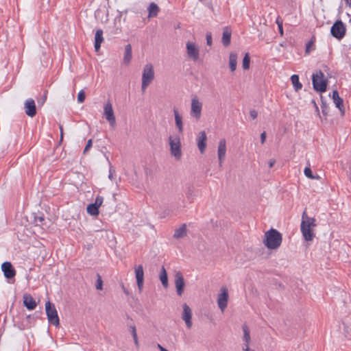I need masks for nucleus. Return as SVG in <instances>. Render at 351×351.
Returning a JSON list of instances; mask_svg holds the SVG:
<instances>
[{
  "label": "nucleus",
  "mask_w": 351,
  "mask_h": 351,
  "mask_svg": "<svg viewBox=\"0 0 351 351\" xmlns=\"http://www.w3.org/2000/svg\"><path fill=\"white\" fill-rule=\"evenodd\" d=\"M158 349L160 350V351H162L163 349H165V348H163L161 345L160 344H158Z\"/></svg>",
  "instance_id": "57"
},
{
  "label": "nucleus",
  "mask_w": 351,
  "mask_h": 351,
  "mask_svg": "<svg viewBox=\"0 0 351 351\" xmlns=\"http://www.w3.org/2000/svg\"><path fill=\"white\" fill-rule=\"evenodd\" d=\"M243 332V341H245V348H249V344L251 340L250 328L246 324H243L242 326Z\"/></svg>",
  "instance_id": "27"
},
{
  "label": "nucleus",
  "mask_w": 351,
  "mask_h": 351,
  "mask_svg": "<svg viewBox=\"0 0 351 351\" xmlns=\"http://www.w3.org/2000/svg\"><path fill=\"white\" fill-rule=\"evenodd\" d=\"M330 33L338 40L342 39L346 34V27L341 21H337L330 28Z\"/></svg>",
  "instance_id": "6"
},
{
  "label": "nucleus",
  "mask_w": 351,
  "mask_h": 351,
  "mask_svg": "<svg viewBox=\"0 0 351 351\" xmlns=\"http://www.w3.org/2000/svg\"><path fill=\"white\" fill-rule=\"evenodd\" d=\"M311 102L313 103V105H314V106L315 107L316 110H318V107H317L315 100L313 99Z\"/></svg>",
  "instance_id": "55"
},
{
  "label": "nucleus",
  "mask_w": 351,
  "mask_h": 351,
  "mask_svg": "<svg viewBox=\"0 0 351 351\" xmlns=\"http://www.w3.org/2000/svg\"><path fill=\"white\" fill-rule=\"evenodd\" d=\"M97 279L96 281L95 287L97 290H101L103 289V281L101 277L99 274H97Z\"/></svg>",
  "instance_id": "37"
},
{
  "label": "nucleus",
  "mask_w": 351,
  "mask_h": 351,
  "mask_svg": "<svg viewBox=\"0 0 351 351\" xmlns=\"http://www.w3.org/2000/svg\"><path fill=\"white\" fill-rule=\"evenodd\" d=\"M250 114L252 119H255L258 116V112L255 110H251L250 111Z\"/></svg>",
  "instance_id": "43"
},
{
  "label": "nucleus",
  "mask_w": 351,
  "mask_h": 351,
  "mask_svg": "<svg viewBox=\"0 0 351 351\" xmlns=\"http://www.w3.org/2000/svg\"><path fill=\"white\" fill-rule=\"evenodd\" d=\"M186 195L187 198L192 197L193 195V190L191 188H189Z\"/></svg>",
  "instance_id": "45"
},
{
  "label": "nucleus",
  "mask_w": 351,
  "mask_h": 351,
  "mask_svg": "<svg viewBox=\"0 0 351 351\" xmlns=\"http://www.w3.org/2000/svg\"><path fill=\"white\" fill-rule=\"evenodd\" d=\"M332 99L335 104V106L339 110L341 114L344 115L345 108L343 105V100L339 97V93L337 90L332 91Z\"/></svg>",
  "instance_id": "18"
},
{
  "label": "nucleus",
  "mask_w": 351,
  "mask_h": 351,
  "mask_svg": "<svg viewBox=\"0 0 351 351\" xmlns=\"http://www.w3.org/2000/svg\"><path fill=\"white\" fill-rule=\"evenodd\" d=\"M173 113L175 117L176 125L178 130L180 133H182L183 132V123L181 115L179 114V112L177 109H173Z\"/></svg>",
  "instance_id": "24"
},
{
  "label": "nucleus",
  "mask_w": 351,
  "mask_h": 351,
  "mask_svg": "<svg viewBox=\"0 0 351 351\" xmlns=\"http://www.w3.org/2000/svg\"><path fill=\"white\" fill-rule=\"evenodd\" d=\"M186 225L185 223H183L179 228L175 230L173 237L176 239H182L186 235Z\"/></svg>",
  "instance_id": "23"
},
{
  "label": "nucleus",
  "mask_w": 351,
  "mask_h": 351,
  "mask_svg": "<svg viewBox=\"0 0 351 351\" xmlns=\"http://www.w3.org/2000/svg\"><path fill=\"white\" fill-rule=\"evenodd\" d=\"M29 326H24L23 327H20V329H21V330H24V329H25V328H29Z\"/></svg>",
  "instance_id": "58"
},
{
  "label": "nucleus",
  "mask_w": 351,
  "mask_h": 351,
  "mask_svg": "<svg viewBox=\"0 0 351 351\" xmlns=\"http://www.w3.org/2000/svg\"><path fill=\"white\" fill-rule=\"evenodd\" d=\"M59 129L60 131V141H62L63 139V127L62 125H59Z\"/></svg>",
  "instance_id": "49"
},
{
  "label": "nucleus",
  "mask_w": 351,
  "mask_h": 351,
  "mask_svg": "<svg viewBox=\"0 0 351 351\" xmlns=\"http://www.w3.org/2000/svg\"><path fill=\"white\" fill-rule=\"evenodd\" d=\"M147 9L149 12V18L155 17L158 15V13L159 12V7L154 2L149 4Z\"/></svg>",
  "instance_id": "28"
},
{
  "label": "nucleus",
  "mask_w": 351,
  "mask_h": 351,
  "mask_svg": "<svg viewBox=\"0 0 351 351\" xmlns=\"http://www.w3.org/2000/svg\"><path fill=\"white\" fill-rule=\"evenodd\" d=\"M135 276L138 288L139 291H141L144 282V271L142 265H139L135 267Z\"/></svg>",
  "instance_id": "17"
},
{
  "label": "nucleus",
  "mask_w": 351,
  "mask_h": 351,
  "mask_svg": "<svg viewBox=\"0 0 351 351\" xmlns=\"http://www.w3.org/2000/svg\"><path fill=\"white\" fill-rule=\"evenodd\" d=\"M228 300V292L226 287L221 288V293L218 295L217 304L219 308L223 311L226 308Z\"/></svg>",
  "instance_id": "14"
},
{
  "label": "nucleus",
  "mask_w": 351,
  "mask_h": 351,
  "mask_svg": "<svg viewBox=\"0 0 351 351\" xmlns=\"http://www.w3.org/2000/svg\"><path fill=\"white\" fill-rule=\"evenodd\" d=\"M315 222V219L314 217H309L305 210L302 215L300 229L304 239L307 241H312L315 237V234L312 230V228L316 226Z\"/></svg>",
  "instance_id": "1"
},
{
  "label": "nucleus",
  "mask_w": 351,
  "mask_h": 351,
  "mask_svg": "<svg viewBox=\"0 0 351 351\" xmlns=\"http://www.w3.org/2000/svg\"><path fill=\"white\" fill-rule=\"evenodd\" d=\"M23 304L28 310L30 311L34 310L37 306V303L29 293H25L23 295Z\"/></svg>",
  "instance_id": "19"
},
{
  "label": "nucleus",
  "mask_w": 351,
  "mask_h": 351,
  "mask_svg": "<svg viewBox=\"0 0 351 351\" xmlns=\"http://www.w3.org/2000/svg\"><path fill=\"white\" fill-rule=\"evenodd\" d=\"M108 178L112 180V167H110V171H109V176H108Z\"/></svg>",
  "instance_id": "54"
},
{
  "label": "nucleus",
  "mask_w": 351,
  "mask_h": 351,
  "mask_svg": "<svg viewBox=\"0 0 351 351\" xmlns=\"http://www.w3.org/2000/svg\"><path fill=\"white\" fill-rule=\"evenodd\" d=\"M275 163H276V160L275 159H270L269 162H268L269 167V168L273 167Z\"/></svg>",
  "instance_id": "48"
},
{
  "label": "nucleus",
  "mask_w": 351,
  "mask_h": 351,
  "mask_svg": "<svg viewBox=\"0 0 351 351\" xmlns=\"http://www.w3.org/2000/svg\"><path fill=\"white\" fill-rule=\"evenodd\" d=\"M87 213L93 216L99 215V208H97L93 203L88 205L86 208Z\"/></svg>",
  "instance_id": "31"
},
{
  "label": "nucleus",
  "mask_w": 351,
  "mask_h": 351,
  "mask_svg": "<svg viewBox=\"0 0 351 351\" xmlns=\"http://www.w3.org/2000/svg\"><path fill=\"white\" fill-rule=\"evenodd\" d=\"M86 95L83 90H80L77 95V101L79 103H83L85 100Z\"/></svg>",
  "instance_id": "38"
},
{
  "label": "nucleus",
  "mask_w": 351,
  "mask_h": 351,
  "mask_svg": "<svg viewBox=\"0 0 351 351\" xmlns=\"http://www.w3.org/2000/svg\"><path fill=\"white\" fill-rule=\"evenodd\" d=\"M266 139V132L264 131L261 134V141L262 144H264Z\"/></svg>",
  "instance_id": "46"
},
{
  "label": "nucleus",
  "mask_w": 351,
  "mask_h": 351,
  "mask_svg": "<svg viewBox=\"0 0 351 351\" xmlns=\"http://www.w3.org/2000/svg\"><path fill=\"white\" fill-rule=\"evenodd\" d=\"M47 93L46 92V93L44 94L43 99H41V101L38 100V103L39 104L43 105V104L45 102V100H46V99H47Z\"/></svg>",
  "instance_id": "47"
},
{
  "label": "nucleus",
  "mask_w": 351,
  "mask_h": 351,
  "mask_svg": "<svg viewBox=\"0 0 351 351\" xmlns=\"http://www.w3.org/2000/svg\"><path fill=\"white\" fill-rule=\"evenodd\" d=\"M232 31L228 27H225L223 29V35L221 43L224 47H228L230 44Z\"/></svg>",
  "instance_id": "21"
},
{
  "label": "nucleus",
  "mask_w": 351,
  "mask_h": 351,
  "mask_svg": "<svg viewBox=\"0 0 351 351\" xmlns=\"http://www.w3.org/2000/svg\"><path fill=\"white\" fill-rule=\"evenodd\" d=\"M186 47L188 56L194 61L197 60L199 58V49L196 47L195 44L188 41L186 43Z\"/></svg>",
  "instance_id": "15"
},
{
  "label": "nucleus",
  "mask_w": 351,
  "mask_h": 351,
  "mask_svg": "<svg viewBox=\"0 0 351 351\" xmlns=\"http://www.w3.org/2000/svg\"><path fill=\"white\" fill-rule=\"evenodd\" d=\"M291 82L293 84V86L296 91H298L300 90L302 87V84L299 81V76L298 75H293L291 77Z\"/></svg>",
  "instance_id": "30"
},
{
  "label": "nucleus",
  "mask_w": 351,
  "mask_h": 351,
  "mask_svg": "<svg viewBox=\"0 0 351 351\" xmlns=\"http://www.w3.org/2000/svg\"><path fill=\"white\" fill-rule=\"evenodd\" d=\"M154 78V71L153 66L151 64H147L144 66L142 81L150 83Z\"/></svg>",
  "instance_id": "12"
},
{
  "label": "nucleus",
  "mask_w": 351,
  "mask_h": 351,
  "mask_svg": "<svg viewBox=\"0 0 351 351\" xmlns=\"http://www.w3.org/2000/svg\"><path fill=\"white\" fill-rule=\"evenodd\" d=\"M169 141L171 155L173 156L177 160H180L182 156L181 143L180 137H173L170 136L169 137Z\"/></svg>",
  "instance_id": "5"
},
{
  "label": "nucleus",
  "mask_w": 351,
  "mask_h": 351,
  "mask_svg": "<svg viewBox=\"0 0 351 351\" xmlns=\"http://www.w3.org/2000/svg\"><path fill=\"white\" fill-rule=\"evenodd\" d=\"M206 44L208 46L212 45V34L210 32H207L206 35Z\"/></svg>",
  "instance_id": "42"
},
{
  "label": "nucleus",
  "mask_w": 351,
  "mask_h": 351,
  "mask_svg": "<svg viewBox=\"0 0 351 351\" xmlns=\"http://www.w3.org/2000/svg\"><path fill=\"white\" fill-rule=\"evenodd\" d=\"M133 339H134V344H135L136 347L137 348H138V347H139V343H138V337H136V338H134Z\"/></svg>",
  "instance_id": "53"
},
{
  "label": "nucleus",
  "mask_w": 351,
  "mask_h": 351,
  "mask_svg": "<svg viewBox=\"0 0 351 351\" xmlns=\"http://www.w3.org/2000/svg\"><path fill=\"white\" fill-rule=\"evenodd\" d=\"M24 110L25 114L29 117H34L37 113L35 101L33 99H27L24 103Z\"/></svg>",
  "instance_id": "8"
},
{
  "label": "nucleus",
  "mask_w": 351,
  "mask_h": 351,
  "mask_svg": "<svg viewBox=\"0 0 351 351\" xmlns=\"http://www.w3.org/2000/svg\"><path fill=\"white\" fill-rule=\"evenodd\" d=\"M250 58L248 53H246L243 57L242 67L244 70H247L250 68Z\"/></svg>",
  "instance_id": "32"
},
{
  "label": "nucleus",
  "mask_w": 351,
  "mask_h": 351,
  "mask_svg": "<svg viewBox=\"0 0 351 351\" xmlns=\"http://www.w3.org/2000/svg\"><path fill=\"white\" fill-rule=\"evenodd\" d=\"M313 89L319 93H324L327 89L328 80L321 70L317 71L312 75Z\"/></svg>",
  "instance_id": "3"
},
{
  "label": "nucleus",
  "mask_w": 351,
  "mask_h": 351,
  "mask_svg": "<svg viewBox=\"0 0 351 351\" xmlns=\"http://www.w3.org/2000/svg\"><path fill=\"white\" fill-rule=\"evenodd\" d=\"M129 328H130V332H131V335H132L133 339L138 337L136 326L134 325H131V326H129Z\"/></svg>",
  "instance_id": "40"
},
{
  "label": "nucleus",
  "mask_w": 351,
  "mask_h": 351,
  "mask_svg": "<svg viewBox=\"0 0 351 351\" xmlns=\"http://www.w3.org/2000/svg\"><path fill=\"white\" fill-rule=\"evenodd\" d=\"M104 41L103 30L97 29L95 35L94 47L96 51H99L101 47V44Z\"/></svg>",
  "instance_id": "22"
},
{
  "label": "nucleus",
  "mask_w": 351,
  "mask_h": 351,
  "mask_svg": "<svg viewBox=\"0 0 351 351\" xmlns=\"http://www.w3.org/2000/svg\"><path fill=\"white\" fill-rule=\"evenodd\" d=\"M321 100H322V105H321L322 112L323 114L327 115L328 110H329V108H328L326 102L323 100V97L322 95H321Z\"/></svg>",
  "instance_id": "36"
},
{
  "label": "nucleus",
  "mask_w": 351,
  "mask_h": 351,
  "mask_svg": "<svg viewBox=\"0 0 351 351\" xmlns=\"http://www.w3.org/2000/svg\"><path fill=\"white\" fill-rule=\"evenodd\" d=\"M315 41V37L312 36L311 40L306 44V49H305L306 53H310V51L311 50V47L313 46Z\"/></svg>",
  "instance_id": "35"
},
{
  "label": "nucleus",
  "mask_w": 351,
  "mask_h": 351,
  "mask_svg": "<svg viewBox=\"0 0 351 351\" xmlns=\"http://www.w3.org/2000/svg\"><path fill=\"white\" fill-rule=\"evenodd\" d=\"M45 311L48 322L56 327L59 326L60 319L58 315V311L55 307V305L50 301H48L45 303Z\"/></svg>",
  "instance_id": "4"
},
{
  "label": "nucleus",
  "mask_w": 351,
  "mask_h": 351,
  "mask_svg": "<svg viewBox=\"0 0 351 351\" xmlns=\"http://www.w3.org/2000/svg\"><path fill=\"white\" fill-rule=\"evenodd\" d=\"M132 58V46L130 44L125 45L124 56H123V63L125 64H128Z\"/></svg>",
  "instance_id": "25"
},
{
  "label": "nucleus",
  "mask_w": 351,
  "mask_h": 351,
  "mask_svg": "<svg viewBox=\"0 0 351 351\" xmlns=\"http://www.w3.org/2000/svg\"><path fill=\"white\" fill-rule=\"evenodd\" d=\"M237 53L235 52H230L229 55V66L232 72L234 71L237 69Z\"/></svg>",
  "instance_id": "26"
},
{
  "label": "nucleus",
  "mask_w": 351,
  "mask_h": 351,
  "mask_svg": "<svg viewBox=\"0 0 351 351\" xmlns=\"http://www.w3.org/2000/svg\"><path fill=\"white\" fill-rule=\"evenodd\" d=\"M121 288L125 295H128L130 294L129 291L125 287L123 283L121 284Z\"/></svg>",
  "instance_id": "50"
},
{
  "label": "nucleus",
  "mask_w": 351,
  "mask_h": 351,
  "mask_svg": "<svg viewBox=\"0 0 351 351\" xmlns=\"http://www.w3.org/2000/svg\"><path fill=\"white\" fill-rule=\"evenodd\" d=\"M1 270L7 279L13 278L16 276V270L10 262L5 261L1 265Z\"/></svg>",
  "instance_id": "11"
},
{
  "label": "nucleus",
  "mask_w": 351,
  "mask_h": 351,
  "mask_svg": "<svg viewBox=\"0 0 351 351\" xmlns=\"http://www.w3.org/2000/svg\"><path fill=\"white\" fill-rule=\"evenodd\" d=\"M45 221V219L43 214L40 216H35L34 217V222L36 223V225L41 226L43 228H44L43 226L46 225Z\"/></svg>",
  "instance_id": "33"
},
{
  "label": "nucleus",
  "mask_w": 351,
  "mask_h": 351,
  "mask_svg": "<svg viewBox=\"0 0 351 351\" xmlns=\"http://www.w3.org/2000/svg\"><path fill=\"white\" fill-rule=\"evenodd\" d=\"M150 84V83H148L147 82H143L142 81V84H141V90L143 92H145L147 87Z\"/></svg>",
  "instance_id": "44"
},
{
  "label": "nucleus",
  "mask_w": 351,
  "mask_h": 351,
  "mask_svg": "<svg viewBox=\"0 0 351 351\" xmlns=\"http://www.w3.org/2000/svg\"><path fill=\"white\" fill-rule=\"evenodd\" d=\"M244 351H250V348H244Z\"/></svg>",
  "instance_id": "60"
},
{
  "label": "nucleus",
  "mask_w": 351,
  "mask_h": 351,
  "mask_svg": "<svg viewBox=\"0 0 351 351\" xmlns=\"http://www.w3.org/2000/svg\"><path fill=\"white\" fill-rule=\"evenodd\" d=\"M32 319V317H31V315H27L26 316V319L28 322H30L31 319Z\"/></svg>",
  "instance_id": "56"
},
{
  "label": "nucleus",
  "mask_w": 351,
  "mask_h": 351,
  "mask_svg": "<svg viewBox=\"0 0 351 351\" xmlns=\"http://www.w3.org/2000/svg\"><path fill=\"white\" fill-rule=\"evenodd\" d=\"M159 277L162 286L167 288L168 287V276L164 266L161 268Z\"/></svg>",
  "instance_id": "29"
},
{
  "label": "nucleus",
  "mask_w": 351,
  "mask_h": 351,
  "mask_svg": "<svg viewBox=\"0 0 351 351\" xmlns=\"http://www.w3.org/2000/svg\"><path fill=\"white\" fill-rule=\"evenodd\" d=\"M175 285L176 288V293L179 296H181L184 292L185 282L182 274L180 271H177L175 275Z\"/></svg>",
  "instance_id": "10"
},
{
  "label": "nucleus",
  "mask_w": 351,
  "mask_h": 351,
  "mask_svg": "<svg viewBox=\"0 0 351 351\" xmlns=\"http://www.w3.org/2000/svg\"><path fill=\"white\" fill-rule=\"evenodd\" d=\"M182 319L185 322L186 327L191 328L192 326V311L186 303L182 305Z\"/></svg>",
  "instance_id": "13"
},
{
  "label": "nucleus",
  "mask_w": 351,
  "mask_h": 351,
  "mask_svg": "<svg viewBox=\"0 0 351 351\" xmlns=\"http://www.w3.org/2000/svg\"><path fill=\"white\" fill-rule=\"evenodd\" d=\"M103 197L101 196H97L96 199H95V201L94 203H93L95 206H97V208H99V206L102 204L103 203Z\"/></svg>",
  "instance_id": "39"
},
{
  "label": "nucleus",
  "mask_w": 351,
  "mask_h": 351,
  "mask_svg": "<svg viewBox=\"0 0 351 351\" xmlns=\"http://www.w3.org/2000/svg\"><path fill=\"white\" fill-rule=\"evenodd\" d=\"M282 234L274 228H271L265 232L263 243L269 250L278 249L282 243Z\"/></svg>",
  "instance_id": "2"
},
{
  "label": "nucleus",
  "mask_w": 351,
  "mask_h": 351,
  "mask_svg": "<svg viewBox=\"0 0 351 351\" xmlns=\"http://www.w3.org/2000/svg\"><path fill=\"white\" fill-rule=\"evenodd\" d=\"M304 175L310 179H318L319 176H314L313 172L309 167H306L304 171Z\"/></svg>",
  "instance_id": "34"
},
{
  "label": "nucleus",
  "mask_w": 351,
  "mask_h": 351,
  "mask_svg": "<svg viewBox=\"0 0 351 351\" xmlns=\"http://www.w3.org/2000/svg\"><path fill=\"white\" fill-rule=\"evenodd\" d=\"M346 4L351 7V1H346Z\"/></svg>",
  "instance_id": "59"
},
{
  "label": "nucleus",
  "mask_w": 351,
  "mask_h": 351,
  "mask_svg": "<svg viewBox=\"0 0 351 351\" xmlns=\"http://www.w3.org/2000/svg\"><path fill=\"white\" fill-rule=\"evenodd\" d=\"M276 23H277L278 27L279 26V25H282V20L281 19V18L280 16H278L276 19Z\"/></svg>",
  "instance_id": "51"
},
{
  "label": "nucleus",
  "mask_w": 351,
  "mask_h": 351,
  "mask_svg": "<svg viewBox=\"0 0 351 351\" xmlns=\"http://www.w3.org/2000/svg\"><path fill=\"white\" fill-rule=\"evenodd\" d=\"M162 351H169L167 350L166 348L165 349H163Z\"/></svg>",
  "instance_id": "61"
},
{
  "label": "nucleus",
  "mask_w": 351,
  "mask_h": 351,
  "mask_svg": "<svg viewBox=\"0 0 351 351\" xmlns=\"http://www.w3.org/2000/svg\"><path fill=\"white\" fill-rule=\"evenodd\" d=\"M92 145H93L92 139L88 140L87 143L84 147L83 153L86 154L91 148Z\"/></svg>",
  "instance_id": "41"
},
{
  "label": "nucleus",
  "mask_w": 351,
  "mask_h": 351,
  "mask_svg": "<svg viewBox=\"0 0 351 351\" xmlns=\"http://www.w3.org/2000/svg\"><path fill=\"white\" fill-rule=\"evenodd\" d=\"M226 153V141L224 138L219 141L217 149V155L219 159V165L222 166L223 161L225 160Z\"/></svg>",
  "instance_id": "16"
},
{
  "label": "nucleus",
  "mask_w": 351,
  "mask_h": 351,
  "mask_svg": "<svg viewBox=\"0 0 351 351\" xmlns=\"http://www.w3.org/2000/svg\"><path fill=\"white\" fill-rule=\"evenodd\" d=\"M202 108V103L199 101L196 97H193L191 100V116L194 117L197 119H199L201 117Z\"/></svg>",
  "instance_id": "9"
},
{
  "label": "nucleus",
  "mask_w": 351,
  "mask_h": 351,
  "mask_svg": "<svg viewBox=\"0 0 351 351\" xmlns=\"http://www.w3.org/2000/svg\"><path fill=\"white\" fill-rule=\"evenodd\" d=\"M278 27L280 34L282 36L284 34L282 25H279V26Z\"/></svg>",
  "instance_id": "52"
},
{
  "label": "nucleus",
  "mask_w": 351,
  "mask_h": 351,
  "mask_svg": "<svg viewBox=\"0 0 351 351\" xmlns=\"http://www.w3.org/2000/svg\"><path fill=\"white\" fill-rule=\"evenodd\" d=\"M206 134L204 131H202L199 132L198 138H197V147L202 154H203L205 151L206 147Z\"/></svg>",
  "instance_id": "20"
},
{
  "label": "nucleus",
  "mask_w": 351,
  "mask_h": 351,
  "mask_svg": "<svg viewBox=\"0 0 351 351\" xmlns=\"http://www.w3.org/2000/svg\"><path fill=\"white\" fill-rule=\"evenodd\" d=\"M104 114L110 125L114 127L116 125V119L112 104L110 101H108L104 106Z\"/></svg>",
  "instance_id": "7"
}]
</instances>
